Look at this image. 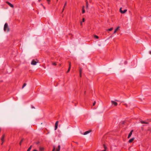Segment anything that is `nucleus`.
<instances>
[{"label":"nucleus","instance_id":"nucleus-1","mask_svg":"<svg viewBox=\"0 0 151 151\" xmlns=\"http://www.w3.org/2000/svg\"><path fill=\"white\" fill-rule=\"evenodd\" d=\"M4 30L6 32H9V31L10 29L9 28L8 25L7 23H6L4 26Z\"/></svg>","mask_w":151,"mask_h":151},{"label":"nucleus","instance_id":"nucleus-2","mask_svg":"<svg viewBox=\"0 0 151 151\" xmlns=\"http://www.w3.org/2000/svg\"><path fill=\"white\" fill-rule=\"evenodd\" d=\"M37 63H38V62L34 60H33L31 63V64L32 65H36Z\"/></svg>","mask_w":151,"mask_h":151},{"label":"nucleus","instance_id":"nucleus-3","mask_svg":"<svg viewBox=\"0 0 151 151\" xmlns=\"http://www.w3.org/2000/svg\"><path fill=\"white\" fill-rule=\"evenodd\" d=\"M58 122H59L58 121H57L55 123V130H56L57 129Z\"/></svg>","mask_w":151,"mask_h":151},{"label":"nucleus","instance_id":"nucleus-4","mask_svg":"<svg viewBox=\"0 0 151 151\" xmlns=\"http://www.w3.org/2000/svg\"><path fill=\"white\" fill-rule=\"evenodd\" d=\"M111 103L112 104H114L115 106H116L117 105V102L114 101H111Z\"/></svg>","mask_w":151,"mask_h":151},{"label":"nucleus","instance_id":"nucleus-5","mask_svg":"<svg viewBox=\"0 0 151 151\" xmlns=\"http://www.w3.org/2000/svg\"><path fill=\"white\" fill-rule=\"evenodd\" d=\"M133 132V130H132L131 132H130V133L129 134V135H128V138H129L131 136V135H132V133Z\"/></svg>","mask_w":151,"mask_h":151},{"label":"nucleus","instance_id":"nucleus-6","mask_svg":"<svg viewBox=\"0 0 151 151\" xmlns=\"http://www.w3.org/2000/svg\"><path fill=\"white\" fill-rule=\"evenodd\" d=\"M91 132V130H89V131H86L84 133L83 135H86V134H88V133H90Z\"/></svg>","mask_w":151,"mask_h":151},{"label":"nucleus","instance_id":"nucleus-7","mask_svg":"<svg viewBox=\"0 0 151 151\" xmlns=\"http://www.w3.org/2000/svg\"><path fill=\"white\" fill-rule=\"evenodd\" d=\"M4 136H5V135H3V136L1 138V140L2 142L1 144V145H2L3 142H4Z\"/></svg>","mask_w":151,"mask_h":151},{"label":"nucleus","instance_id":"nucleus-8","mask_svg":"<svg viewBox=\"0 0 151 151\" xmlns=\"http://www.w3.org/2000/svg\"><path fill=\"white\" fill-rule=\"evenodd\" d=\"M119 28L120 27L119 26L118 27L114 30V34H115L116 32L119 30Z\"/></svg>","mask_w":151,"mask_h":151},{"label":"nucleus","instance_id":"nucleus-9","mask_svg":"<svg viewBox=\"0 0 151 151\" xmlns=\"http://www.w3.org/2000/svg\"><path fill=\"white\" fill-rule=\"evenodd\" d=\"M60 145H59L58 146V148L56 149L55 151H60Z\"/></svg>","mask_w":151,"mask_h":151},{"label":"nucleus","instance_id":"nucleus-10","mask_svg":"<svg viewBox=\"0 0 151 151\" xmlns=\"http://www.w3.org/2000/svg\"><path fill=\"white\" fill-rule=\"evenodd\" d=\"M134 138H133L129 140V143L132 142L134 139Z\"/></svg>","mask_w":151,"mask_h":151},{"label":"nucleus","instance_id":"nucleus-11","mask_svg":"<svg viewBox=\"0 0 151 151\" xmlns=\"http://www.w3.org/2000/svg\"><path fill=\"white\" fill-rule=\"evenodd\" d=\"M86 8L87 9H88V1H87V0L86 1Z\"/></svg>","mask_w":151,"mask_h":151},{"label":"nucleus","instance_id":"nucleus-12","mask_svg":"<svg viewBox=\"0 0 151 151\" xmlns=\"http://www.w3.org/2000/svg\"><path fill=\"white\" fill-rule=\"evenodd\" d=\"M39 149L40 151H43L44 150V148L43 147H39Z\"/></svg>","mask_w":151,"mask_h":151},{"label":"nucleus","instance_id":"nucleus-13","mask_svg":"<svg viewBox=\"0 0 151 151\" xmlns=\"http://www.w3.org/2000/svg\"><path fill=\"white\" fill-rule=\"evenodd\" d=\"M140 122L142 124H148V122H145V121H144L142 120H141L140 121Z\"/></svg>","mask_w":151,"mask_h":151},{"label":"nucleus","instance_id":"nucleus-14","mask_svg":"<svg viewBox=\"0 0 151 151\" xmlns=\"http://www.w3.org/2000/svg\"><path fill=\"white\" fill-rule=\"evenodd\" d=\"M82 69H80L79 70V73H80V76L81 77V73H82Z\"/></svg>","mask_w":151,"mask_h":151},{"label":"nucleus","instance_id":"nucleus-15","mask_svg":"<svg viewBox=\"0 0 151 151\" xmlns=\"http://www.w3.org/2000/svg\"><path fill=\"white\" fill-rule=\"evenodd\" d=\"M66 3H67V2H65V4L64 6L63 7V10H62V12L63 11H64V8L65 7V6L66 5Z\"/></svg>","mask_w":151,"mask_h":151},{"label":"nucleus","instance_id":"nucleus-16","mask_svg":"<svg viewBox=\"0 0 151 151\" xmlns=\"http://www.w3.org/2000/svg\"><path fill=\"white\" fill-rule=\"evenodd\" d=\"M127 11V9H125L123 11H122V14L125 13Z\"/></svg>","mask_w":151,"mask_h":151},{"label":"nucleus","instance_id":"nucleus-17","mask_svg":"<svg viewBox=\"0 0 151 151\" xmlns=\"http://www.w3.org/2000/svg\"><path fill=\"white\" fill-rule=\"evenodd\" d=\"M32 145H31L30 147L28 148V149L27 151H30L31 148H32Z\"/></svg>","mask_w":151,"mask_h":151},{"label":"nucleus","instance_id":"nucleus-18","mask_svg":"<svg viewBox=\"0 0 151 151\" xmlns=\"http://www.w3.org/2000/svg\"><path fill=\"white\" fill-rule=\"evenodd\" d=\"M55 146H53V148L52 151H55Z\"/></svg>","mask_w":151,"mask_h":151},{"label":"nucleus","instance_id":"nucleus-19","mask_svg":"<svg viewBox=\"0 0 151 151\" xmlns=\"http://www.w3.org/2000/svg\"><path fill=\"white\" fill-rule=\"evenodd\" d=\"M26 85V83H24L23 84V86L22 87V88H23L24 87H25Z\"/></svg>","mask_w":151,"mask_h":151},{"label":"nucleus","instance_id":"nucleus-20","mask_svg":"<svg viewBox=\"0 0 151 151\" xmlns=\"http://www.w3.org/2000/svg\"><path fill=\"white\" fill-rule=\"evenodd\" d=\"M23 139H22L21 140V141L20 142L19 144L20 145H21L22 142V141H23Z\"/></svg>","mask_w":151,"mask_h":151},{"label":"nucleus","instance_id":"nucleus-21","mask_svg":"<svg viewBox=\"0 0 151 151\" xmlns=\"http://www.w3.org/2000/svg\"><path fill=\"white\" fill-rule=\"evenodd\" d=\"M113 29V28L112 27L110 29H107V30H109V31H111Z\"/></svg>","mask_w":151,"mask_h":151},{"label":"nucleus","instance_id":"nucleus-22","mask_svg":"<svg viewBox=\"0 0 151 151\" xmlns=\"http://www.w3.org/2000/svg\"><path fill=\"white\" fill-rule=\"evenodd\" d=\"M122 7L120 8V9H119V11H120V12L121 13H122V11H123L122 10Z\"/></svg>","mask_w":151,"mask_h":151},{"label":"nucleus","instance_id":"nucleus-23","mask_svg":"<svg viewBox=\"0 0 151 151\" xmlns=\"http://www.w3.org/2000/svg\"><path fill=\"white\" fill-rule=\"evenodd\" d=\"M9 6L13 8L14 7L13 5L11 4H10V5H9Z\"/></svg>","mask_w":151,"mask_h":151},{"label":"nucleus","instance_id":"nucleus-24","mask_svg":"<svg viewBox=\"0 0 151 151\" xmlns=\"http://www.w3.org/2000/svg\"><path fill=\"white\" fill-rule=\"evenodd\" d=\"M52 64L53 65H56V63H55V62H52Z\"/></svg>","mask_w":151,"mask_h":151},{"label":"nucleus","instance_id":"nucleus-25","mask_svg":"<svg viewBox=\"0 0 151 151\" xmlns=\"http://www.w3.org/2000/svg\"><path fill=\"white\" fill-rule=\"evenodd\" d=\"M94 37L97 39H98L99 38V37L98 36H96V35H95L94 36Z\"/></svg>","mask_w":151,"mask_h":151},{"label":"nucleus","instance_id":"nucleus-26","mask_svg":"<svg viewBox=\"0 0 151 151\" xmlns=\"http://www.w3.org/2000/svg\"><path fill=\"white\" fill-rule=\"evenodd\" d=\"M85 12V11L84 9H82V13H84Z\"/></svg>","mask_w":151,"mask_h":151},{"label":"nucleus","instance_id":"nucleus-27","mask_svg":"<svg viewBox=\"0 0 151 151\" xmlns=\"http://www.w3.org/2000/svg\"><path fill=\"white\" fill-rule=\"evenodd\" d=\"M70 67H69L67 71V73H68L70 71Z\"/></svg>","mask_w":151,"mask_h":151},{"label":"nucleus","instance_id":"nucleus-28","mask_svg":"<svg viewBox=\"0 0 151 151\" xmlns=\"http://www.w3.org/2000/svg\"><path fill=\"white\" fill-rule=\"evenodd\" d=\"M48 4H50V0H47Z\"/></svg>","mask_w":151,"mask_h":151},{"label":"nucleus","instance_id":"nucleus-29","mask_svg":"<svg viewBox=\"0 0 151 151\" xmlns=\"http://www.w3.org/2000/svg\"><path fill=\"white\" fill-rule=\"evenodd\" d=\"M6 3H7L9 5H10V4H11L8 1H6Z\"/></svg>","mask_w":151,"mask_h":151},{"label":"nucleus","instance_id":"nucleus-30","mask_svg":"<svg viewBox=\"0 0 151 151\" xmlns=\"http://www.w3.org/2000/svg\"><path fill=\"white\" fill-rule=\"evenodd\" d=\"M69 67L71 68V63L69 62Z\"/></svg>","mask_w":151,"mask_h":151},{"label":"nucleus","instance_id":"nucleus-31","mask_svg":"<svg viewBox=\"0 0 151 151\" xmlns=\"http://www.w3.org/2000/svg\"><path fill=\"white\" fill-rule=\"evenodd\" d=\"M96 102L95 101L93 103V106H94L96 104Z\"/></svg>","mask_w":151,"mask_h":151},{"label":"nucleus","instance_id":"nucleus-32","mask_svg":"<svg viewBox=\"0 0 151 151\" xmlns=\"http://www.w3.org/2000/svg\"><path fill=\"white\" fill-rule=\"evenodd\" d=\"M85 21V19L84 18H83L82 19V22H84Z\"/></svg>","mask_w":151,"mask_h":151},{"label":"nucleus","instance_id":"nucleus-33","mask_svg":"<svg viewBox=\"0 0 151 151\" xmlns=\"http://www.w3.org/2000/svg\"><path fill=\"white\" fill-rule=\"evenodd\" d=\"M35 143H36V144H38L39 143V142H35Z\"/></svg>","mask_w":151,"mask_h":151},{"label":"nucleus","instance_id":"nucleus-34","mask_svg":"<svg viewBox=\"0 0 151 151\" xmlns=\"http://www.w3.org/2000/svg\"><path fill=\"white\" fill-rule=\"evenodd\" d=\"M80 24L81 25H82V22H80Z\"/></svg>","mask_w":151,"mask_h":151},{"label":"nucleus","instance_id":"nucleus-35","mask_svg":"<svg viewBox=\"0 0 151 151\" xmlns=\"http://www.w3.org/2000/svg\"><path fill=\"white\" fill-rule=\"evenodd\" d=\"M149 53L151 55V51H149Z\"/></svg>","mask_w":151,"mask_h":151},{"label":"nucleus","instance_id":"nucleus-36","mask_svg":"<svg viewBox=\"0 0 151 151\" xmlns=\"http://www.w3.org/2000/svg\"><path fill=\"white\" fill-rule=\"evenodd\" d=\"M98 46H101V45L100 44H98Z\"/></svg>","mask_w":151,"mask_h":151},{"label":"nucleus","instance_id":"nucleus-37","mask_svg":"<svg viewBox=\"0 0 151 151\" xmlns=\"http://www.w3.org/2000/svg\"><path fill=\"white\" fill-rule=\"evenodd\" d=\"M84 6H83L82 7V9H84Z\"/></svg>","mask_w":151,"mask_h":151},{"label":"nucleus","instance_id":"nucleus-38","mask_svg":"<svg viewBox=\"0 0 151 151\" xmlns=\"http://www.w3.org/2000/svg\"><path fill=\"white\" fill-rule=\"evenodd\" d=\"M112 37V36H111L109 37V38H111Z\"/></svg>","mask_w":151,"mask_h":151},{"label":"nucleus","instance_id":"nucleus-39","mask_svg":"<svg viewBox=\"0 0 151 151\" xmlns=\"http://www.w3.org/2000/svg\"><path fill=\"white\" fill-rule=\"evenodd\" d=\"M33 151H37V150H35Z\"/></svg>","mask_w":151,"mask_h":151},{"label":"nucleus","instance_id":"nucleus-40","mask_svg":"<svg viewBox=\"0 0 151 151\" xmlns=\"http://www.w3.org/2000/svg\"><path fill=\"white\" fill-rule=\"evenodd\" d=\"M124 105L125 106H127V104H125Z\"/></svg>","mask_w":151,"mask_h":151},{"label":"nucleus","instance_id":"nucleus-41","mask_svg":"<svg viewBox=\"0 0 151 151\" xmlns=\"http://www.w3.org/2000/svg\"><path fill=\"white\" fill-rule=\"evenodd\" d=\"M43 8H44V9H45V7H44V6H43Z\"/></svg>","mask_w":151,"mask_h":151},{"label":"nucleus","instance_id":"nucleus-42","mask_svg":"<svg viewBox=\"0 0 151 151\" xmlns=\"http://www.w3.org/2000/svg\"><path fill=\"white\" fill-rule=\"evenodd\" d=\"M41 0H38L39 1H40Z\"/></svg>","mask_w":151,"mask_h":151},{"label":"nucleus","instance_id":"nucleus-43","mask_svg":"<svg viewBox=\"0 0 151 151\" xmlns=\"http://www.w3.org/2000/svg\"><path fill=\"white\" fill-rule=\"evenodd\" d=\"M41 5H42V6H43V5H42V4H41Z\"/></svg>","mask_w":151,"mask_h":151},{"label":"nucleus","instance_id":"nucleus-44","mask_svg":"<svg viewBox=\"0 0 151 151\" xmlns=\"http://www.w3.org/2000/svg\"><path fill=\"white\" fill-rule=\"evenodd\" d=\"M58 0H57V1H58Z\"/></svg>","mask_w":151,"mask_h":151},{"label":"nucleus","instance_id":"nucleus-45","mask_svg":"<svg viewBox=\"0 0 151 151\" xmlns=\"http://www.w3.org/2000/svg\"><path fill=\"white\" fill-rule=\"evenodd\" d=\"M8 151H9V150Z\"/></svg>","mask_w":151,"mask_h":151},{"label":"nucleus","instance_id":"nucleus-46","mask_svg":"<svg viewBox=\"0 0 151 151\" xmlns=\"http://www.w3.org/2000/svg\"><path fill=\"white\" fill-rule=\"evenodd\" d=\"M8 151H9V150Z\"/></svg>","mask_w":151,"mask_h":151}]
</instances>
